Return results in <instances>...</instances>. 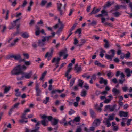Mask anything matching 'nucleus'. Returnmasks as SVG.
<instances>
[{
    "mask_svg": "<svg viewBox=\"0 0 132 132\" xmlns=\"http://www.w3.org/2000/svg\"><path fill=\"white\" fill-rule=\"evenodd\" d=\"M125 57V54L123 53H122L121 54L120 56V59H123L124 57Z\"/></svg>",
    "mask_w": 132,
    "mask_h": 132,
    "instance_id": "nucleus-63",
    "label": "nucleus"
},
{
    "mask_svg": "<svg viewBox=\"0 0 132 132\" xmlns=\"http://www.w3.org/2000/svg\"><path fill=\"white\" fill-rule=\"evenodd\" d=\"M91 78L92 79L95 80L96 78V75L95 74L93 75L91 77Z\"/></svg>",
    "mask_w": 132,
    "mask_h": 132,
    "instance_id": "nucleus-56",
    "label": "nucleus"
},
{
    "mask_svg": "<svg viewBox=\"0 0 132 132\" xmlns=\"http://www.w3.org/2000/svg\"><path fill=\"white\" fill-rule=\"evenodd\" d=\"M19 40V39L18 38H16L14 40L13 42H12L11 44L10 45L11 46H14L15 45L16 43L18 42Z\"/></svg>",
    "mask_w": 132,
    "mask_h": 132,
    "instance_id": "nucleus-32",
    "label": "nucleus"
},
{
    "mask_svg": "<svg viewBox=\"0 0 132 132\" xmlns=\"http://www.w3.org/2000/svg\"><path fill=\"white\" fill-rule=\"evenodd\" d=\"M51 37V36H50L44 37L42 39L38 41V45L40 46L44 45L45 44V42L46 41H48Z\"/></svg>",
    "mask_w": 132,
    "mask_h": 132,
    "instance_id": "nucleus-6",
    "label": "nucleus"
},
{
    "mask_svg": "<svg viewBox=\"0 0 132 132\" xmlns=\"http://www.w3.org/2000/svg\"><path fill=\"white\" fill-rule=\"evenodd\" d=\"M116 104H114L112 106H111L110 105H106L105 106L104 111H106L107 110H109L110 111H113L116 108Z\"/></svg>",
    "mask_w": 132,
    "mask_h": 132,
    "instance_id": "nucleus-8",
    "label": "nucleus"
},
{
    "mask_svg": "<svg viewBox=\"0 0 132 132\" xmlns=\"http://www.w3.org/2000/svg\"><path fill=\"white\" fill-rule=\"evenodd\" d=\"M64 90H54L52 91L51 92V97L53 96V95L54 94V93H55V92H58L59 93H61Z\"/></svg>",
    "mask_w": 132,
    "mask_h": 132,
    "instance_id": "nucleus-37",
    "label": "nucleus"
},
{
    "mask_svg": "<svg viewBox=\"0 0 132 132\" xmlns=\"http://www.w3.org/2000/svg\"><path fill=\"white\" fill-rule=\"evenodd\" d=\"M99 82L101 84L104 83L105 85L107 83V80L104 79L102 77H101L100 78Z\"/></svg>",
    "mask_w": 132,
    "mask_h": 132,
    "instance_id": "nucleus-24",
    "label": "nucleus"
},
{
    "mask_svg": "<svg viewBox=\"0 0 132 132\" xmlns=\"http://www.w3.org/2000/svg\"><path fill=\"white\" fill-rule=\"evenodd\" d=\"M94 107L99 112H100L102 111V109L100 107H98V104L96 103L94 105Z\"/></svg>",
    "mask_w": 132,
    "mask_h": 132,
    "instance_id": "nucleus-27",
    "label": "nucleus"
},
{
    "mask_svg": "<svg viewBox=\"0 0 132 132\" xmlns=\"http://www.w3.org/2000/svg\"><path fill=\"white\" fill-rule=\"evenodd\" d=\"M113 11V10H111V12H112ZM112 13L114 15V16L116 17L119 16L121 14V13L120 12H116L115 13L112 12Z\"/></svg>",
    "mask_w": 132,
    "mask_h": 132,
    "instance_id": "nucleus-34",
    "label": "nucleus"
},
{
    "mask_svg": "<svg viewBox=\"0 0 132 132\" xmlns=\"http://www.w3.org/2000/svg\"><path fill=\"white\" fill-rule=\"evenodd\" d=\"M24 65H25L27 68V66H29L31 64V62L30 61H26L24 62Z\"/></svg>",
    "mask_w": 132,
    "mask_h": 132,
    "instance_id": "nucleus-42",
    "label": "nucleus"
},
{
    "mask_svg": "<svg viewBox=\"0 0 132 132\" xmlns=\"http://www.w3.org/2000/svg\"><path fill=\"white\" fill-rule=\"evenodd\" d=\"M49 97H46V99L43 101V103L45 104H47L49 101Z\"/></svg>",
    "mask_w": 132,
    "mask_h": 132,
    "instance_id": "nucleus-52",
    "label": "nucleus"
},
{
    "mask_svg": "<svg viewBox=\"0 0 132 132\" xmlns=\"http://www.w3.org/2000/svg\"><path fill=\"white\" fill-rule=\"evenodd\" d=\"M97 22L96 21L93 20L92 23L89 24V25H92L93 26L96 25V24Z\"/></svg>",
    "mask_w": 132,
    "mask_h": 132,
    "instance_id": "nucleus-54",
    "label": "nucleus"
},
{
    "mask_svg": "<svg viewBox=\"0 0 132 132\" xmlns=\"http://www.w3.org/2000/svg\"><path fill=\"white\" fill-rule=\"evenodd\" d=\"M112 92L115 95L119 94L120 93V91L119 90L115 88H113Z\"/></svg>",
    "mask_w": 132,
    "mask_h": 132,
    "instance_id": "nucleus-26",
    "label": "nucleus"
},
{
    "mask_svg": "<svg viewBox=\"0 0 132 132\" xmlns=\"http://www.w3.org/2000/svg\"><path fill=\"white\" fill-rule=\"evenodd\" d=\"M101 13L103 15V16H107L108 15V12L104 10L102 11Z\"/></svg>",
    "mask_w": 132,
    "mask_h": 132,
    "instance_id": "nucleus-46",
    "label": "nucleus"
},
{
    "mask_svg": "<svg viewBox=\"0 0 132 132\" xmlns=\"http://www.w3.org/2000/svg\"><path fill=\"white\" fill-rule=\"evenodd\" d=\"M81 30L80 28L78 29L75 32V34H78L79 36H80V34H81Z\"/></svg>",
    "mask_w": 132,
    "mask_h": 132,
    "instance_id": "nucleus-39",
    "label": "nucleus"
},
{
    "mask_svg": "<svg viewBox=\"0 0 132 132\" xmlns=\"http://www.w3.org/2000/svg\"><path fill=\"white\" fill-rule=\"evenodd\" d=\"M67 50H65V51H62L60 52L59 54V55L60 56H61L62 55H63V58L66 59L68 56V54H65V53L67 51Z\"/></svg>",
    "mask_w": 132,
    "mask_h": 132,
    "instance_id": "nucleus-19",
    "label": "nucleus"
},
{
    "mask_svg": "<svg viewBox=\"0 0 132 132\" xmlns=\"http://www.w3.org/2000/svg\"><path fill=\"white\" fill-rule=\"evenodd\" d=\"M120 78L122 79L123 78L124 79L125 78V76L123 72L121 73L120 74Z\"/></svg>",
    "mask_w": 132,
    "mask_h": 132,
    "instance_id": "nucleus-61",
    "label": "nucleus"
},
{
    "mask_svg": "<svg viewBox=\"0 0 132 132\" xmlns=\"http://www.w3.org/2000/svg\"><path fill=\"white\" fill-rule=\"evenodd\" d=\"M100 10V9H96L95 7H94L93 9L91 12L89 14V15L90 16L93 14H96L98 13Z\"/></svg>",
    "mask_w": 132,
    "mask_h": 132,
    "instance_id": "nucleus-15",
    "label": "nucleus"
},
{
    "mask_svg": "<svg viewBox=\"0 0 132 132\" xmlns=\"http://www.w3.org/2000/svg\"><path fill=\"white\" fill-rule=\"evenodd\" d=\"M101 122L99 119L95 120L93 123V125L95 126H97Z\"/></svg>",
    "mask_w": 132,
    "mask_h": 132,
    "instance_id": "nucleus-21",
    "label": "nucleus"
},
{
    "mask_svg": "<svg viewBox=\"0 0 132 132\" xmlns=\"http://www.w3.org/2000/svg\"><path fill=\"white\" fill-rule=\"evenodd\" d=\"M11 57L14 58L15 60H18L19 62H21L24 60V59H21V55L20 54L13 55L11 56Z\"/></svg>",
    "mask_w": 132,
    "mask_h": 132,
    "instance_id": "nucleus-10",
    "label": "nucleus"
},
{
    "mask_svg": "<svg viewBox=\"0 0 132 132\" xmlns=\"http://www.w3.org/2000/svg\"><path fill=\"white\" fill-rule=\"evenodd\" d=\"M90 112L91 117L92 118H95V114L93 110L90 109Z\"/></svg>",
    "mask_w": 132,
    "mask_h": 132,
    "instance_id": "nucleus-33",
    "label": "nucleus"
},
{
    "mask_svg": "<svg viewBox=\"0 0 132 132\" xmlns=\"http://www.w3.org/2000/svg\"><path fill=\"white\" fill-rule=\"evenodd\" d=\"M53 52V49H52L50 52H47L45 55V57L47 58L48 60H50L52 57Z\"/></svg>",
    "mask_w": 132,
    "mask_h": 132,
    "instance_id": "nucleus-12",
    "label": "nucleus"
},
{
    "mask_svg": "<svg viewBox=\"0 0 132 132\" xmlns=\"http://www.w3.org/2000/svg\"><path fill=\"white\" fill-rule=\"evenodd\" d=\"M128 89V87H122V89L124 92L127 91Z\"/></svg>",
    "mask_w": 132,
    "mask_h": 132,
    "instance_id": "nucleus-64",
    "label": "nucleus"
},
{
    "mask_svg": "<svg viewBox=\"0 0 132 132\" xmlns=\"http://www.w3.org/2000/svg\"><path fill=\"white\" fill-rule=\"evenodd\" d=\"M107 75L109 78H112L113 76V75L112 74V73L110 71H108V73Z\"/></svg>",
    "mask_w": 132,
    "mask_h": 132,
    "instance_id": "nucleus-45",
    "label": "nucleus"
},
{
    "mask_svg": "<svg viewBox=\"0 0 132 132\" xmlns=\"http://www.w3.org/2000/svg\"><path fill=\"white\" fill-rule=\"evenodd\" d=\"M74 113L75 111L72 109H71L69 112V114L70 115H71L73 114Z\"/></svg>",
    "mask_w": 132,
    "mask_h": 132,
    "instance_id": "nucleus-60",
    "label": "nucleus"
},
{
    "mask_svg": "<svg viewBox=\"0 0 132 132\" xmlns=\"http://www.w3.org/2000/svg\"><path fill=\"white\" fill-rule=\"evenodd\" d=\"M21 36L25 38H27L29 37V34L27 32L23 33L21 34Z\"/></svg>",
    "mask_w": 132,
    "mask_h": 132,
    "instance_id": "nucleus-28",
    "label": "nucleus"
},
{
    "mask_svg": "<svg viewBox=\"0 0 132 132\" xmlns=\"http://www.w3.org/2000/svg\"><path fill=\"white\" fill-rule=\"evenodd\" d=\"M80 117L78 116L77 117H75L73 121H69L68 122V123L72 126H73L74 121L76 122H79L80 121Z\"/></svg>",
    "mask_w": 132,
    "mask_h": 132,
    "instance_id": "nucleus-16",
    "label": "nucleus"
},
{
    "mask_svg": "<svg viewBox=\"0 0 132 132\" xmlns=\"http://www.w3.org/2000/svg\"><path fill=\"white\" fill-rule=\"evenodd\" d=\"M22 74L23 75L21 77V79H23V78L24 77L26 78L29 79L30 78L32 75V71H30L28 73H23Z\"/></svg>",
    "mask_w": 132,
    "mask_h": 132,
    "instance_id": "nucleus-11",
    "label": "nucleus"
},
{
    "mask_svg": "<svg viewBox=\"0 0 132 132\" xmlns=\"http://www.w3.org/2000/svg\"><path fill=\"white\" fill-rule=\"evenodd\" d=\"M112 4L110 2H108L104 6V8L108 7L111 5Z\"/></svg>",
    "mask_w": 132,
    "mask_h": 132,
    "instance_id": "nucleus-44",
    "label": "nucleus"
},
{
    "mask_svg": "<svg viewBox=\"0 0 132 132\" xmlns=\"http://www.w3.org/2000/svg\"><path fill=\"white\" fill-rule=\"evenodd\" d=\"M78 85L81 88L82 87V80L79 79L78 80Z\"/></svg>",
    "mask_w": 132,
    "mask_h": 132,
    "instance_id": "nucleus-35",
    "label": "nucleus"
},
{
    "mask_svg": "<svg viewBox=\"0 0 132 132\" xmlns=\"http://www.w3.org/2000/svg\"><path fill=\"white\" fill-rule=\"evenodd\" d=\"M35 89L37 93V95L38 96H39L40 94V91L39 89L38 86V85H36Z\"/></svg>",
    "mask_w": 132,
    "mask_h": 132,
    "instance_id": "nucleus-29",
    "label": "nucleus"
},
{
    "mask_svg": "<svg viewBox=\"0 0 132 132\" xmlns=\"http://www.w3.org/2000/svg\"><path fill=\"white\" fill-rule=\"evenodd\" d=\"M47 1L46 0H43L42 1L41 5L42 6H44L47 3Z\"/></svg>",
    "mask_w": 132,
    "mask_h": 132,
    "instance_id": "nucleus-49",
    "label": "nucleus"
},
{
    "mask_svg": "<svg viewBox=\"0 0 132 132\" xmlns=\"http://www.w3.org/2000/svg\"><path fill=\"white\" fill-rule=\"evenodd\" d=\"M11 87L10 86H5L4 89V93H7L10 89Z\"/></svg>",
    "mask_w": 132,
    "mask_h": 132,
    "instance_id": "nucleus-31",
    "label": "nucleus"
},
{
    "mask_svg": "<svg viewBox=\"0 0 132 132\" xmlns=\"http://www.w3.org/2000/svg\"><path fill=\"white\" fill-rule=\"evenodd\" d=\"M75 80V78H73L71 79L70 83V86L72 87L74 84Z\"/></svg>",
    "mask_w": 132,
    "mask_h": 132,
    "instance_id": "nucleus-48",
    "label": "nucleus"
},
{
    "mask_svg": "<svg viewBox=\"0 0 132 132\" xmlns=\"http://www.w3.org/2000/svg\"><path fill=\"white\" fill-rule=\"evenodd\" d=\"M64 25L62 22L60 21V19H58V23L57 24L54 26L53 27L55 29L59 28V30L57 32V33H59L63 29L64 27Z\"/></svg>",
    "mask_w": 132,
    "mask_h": 132,
    "instance_id": "nucleus-4",
    "label": "nucleus"
},
{
    "mask_svg": "<svg viewBox=\"0 0 132 132\" xmlns=\"http://www.w3.org/2000/svg\"><path fill=\"white\" fill-rule=\"evenodd\" d=\"M132 121V119H130L128 120L127 122V124L128 126H129L130 124V122Z\"/></svg>",
    "mask_w": 132,
    "mask_h": 132,
    "instance_id": "nucleus-58",
    "label": "nucleus"
},
{
    "mask_svg": "<svg viewBox=\"0 0 132 132\" xmlns=\"http://www.w3.org/2000/svg\"><path fill=\"white\" fill-rule=\"evenodd\" d=\"M83 87L86 90H88L89 89V85L86 83H85L84 85L83 86Z\"/></svg>",
    "mask_w": 132,
    "mask_h": 132,
    "instance_id": "nucleus-51",
    "label": "nucleus"
},
{
    "mask_svg": "<svg viewBox=\"0 0 132 132\" xmlns=\"http://www.w3.org/2000/svg\"><path fill=\"white\" fill-rule=\"evenodd\" d=\"M101 51L100 52V56L102 58L104 55V53H105V51L102 49H101Z\"/></svg>",
    "mask_w": 132,
    "mask_h": 132,
    "instance_id": "nucleus-36",
    "label": "nucleus"
},
{
    "mask_svg": "<svg viewBox=\"0 0 132 132\" xmlns=\"http://www.w3.org/2000/svg\"><path fill=\"white\" fill-rule=\"evenodd\" d=\"M130 53L129 51L127 52V53H126L125 55V57L126 58H128L130 56Z\"/></svg>",
    "mask_w": 132,
    "mask_h": 132,
    "instance_id": "nucleus-50",
    "label": "nucleus"
},
{
    "mask_svg": "<svg viewBox=\"0 0 132 132\" xmlns=\"http://www.w3.org/2000/svg\"><path fill=\"white\" fill-rule=\"evenodd\" d=\"M103 41L105 43L104 44V47L106 48H108L110 47V44L109 41L106 39H104Z\"/></svg>",
    "mask_w": 132,
    "mask_h": 132,
    "instance_id": "nucleus-25",
    "label": "nucleus"
},
{
    "mask_svg": "<svg viewBox=\"0 0 132 132\" xmlns=\"http://www.w3.org/2000/svg\"><path fill=\"white\" fill-rule=\"evenodd\" d=\"M42 119H43L41 121L42 124L44 126H46L48 124V121L51 122L53 125H56L58 123V120L55 119H53L51 116H47L45 114L41 115Z\"/></svg>",
    "mask_w": 132,
    "mask_h": 132,
    "instance_id": "nucleus-1",
    "label": "nucleus"
},
{
    "mask_svg": "<svg viewBox=\"0 0 132 132\" xmlns=\"http://www.w3.org/2000/svg\"><path fill=\"white\" fill-rule=\"evenodd\" d=\"M60 58L59 57H57V58H54L52 60V63H55L56 65V68H57L59 66V61L60 60Z\"/></svg>",
    "mask_w": 132,
    "mask_h": 132,
    "instance_id": "nucleus-13",
    "label": "nucleus"
},
{
    "mask_svg": "<svg viewBox=\"0 0 132 132\" xmlns=\"http://www.w3.org/2000/svg\"><path fill=\"white\" fill-rule=\"evenodd\" d=\"M40 124L39 122H38L36 124L35 127V129L31 130L30 131L31 132H40L38 131V130L39 128V127H37V126L39 125Z\"/></svg>",
    "mask_w": 132,
    "mask_h": 132,
    "instance_id": "nucleus-18",
    "label": "nucleus"
},
{
    "mask_svg": "<svg viewBox=\"0 0 132 132\" xmlns=\"http://www.w3.org/2000/svg\"><path fill=\"white\" fill-rule=\"evenodd\" d=\"M23 55L25 59H28L29 58V55L28 53H23Z\"/></svg>",
    "mask_w": 132,
    "mask_h": 132,
    "instance_id": "nucleus-38",
    "label": "nucleus"
},
{
    "mask_svg": "<svg viewBox=\"0 0 132 132\" xmlns=\"http://www.w3.org/2000/svg\"><path fill=\"white\" fill-rule=\"evenodd\" d=\"M128 112H124L123 111H121L119 112V116L121 117L123 116L124 117H127L128 115Z\"/></svg>",
    "mask_w": 132,
    "mask_h": 132,
    "instance_id": "nucleus-20",
    "label": "nucleus"
},
{
    "mask_svg": "<svg viewBox=\"0 0 132 132\" xmlns=\"http://www.w3.org/2000/svg\"><path fill=\"white\" fill-rule=\"evenodd\" d=\"M109 54H111L109 55L106 54L105 55V57L108 59L112 60L115 55V50L113 49L110 50L108 52Z\"/></svg>",
    "mask_w": 132,
    "mask_h": 132,
    "instance_id": "nucleus-7",
    "label": "nucleus"
},
{
    "mask_svg": "<svg viewBox=\"0 0 132 132\" xmlns=\"http://www.w3.org/2000/svg\"><path fill=\"white\" fill-rule=\"evenodd\" d=\"M27 69V67L24 65H18L15 67L11 71L12 75H18L19 74H22L23 72Z\"/></svg>",
    "mask_w": 132,
    "mask_h": 132,
    "instance_id": "nucleus-2",
    "label": "nucleus"
},
{
    "mask_svg": "<svg viewBox=\"0 0 132 132\" xmlns=\"http://www.w3.org/2000/svg\"><path fill=\"white\" fill-rule=\"evenodd\" d=\"M125 80V79L124 78V79H123L122 80L119 79V83L122 84L124 82Z\"/></svg>",
    "mask_w": 132,
    "mask_h": 132,
    "instance_id": "nucleus-62",
    "label": "nucleus"
},
{
    "mask_svg": "<svg viewBox=\"0 0 132 132\" xmlns=\"http://www.w3.org/2000/svg\"><path fill=\"white\" fill-rule=\"evenodd\" d=\"M111 100V99H106L104 101V102L105 103H108L110 102Z\"/></svg>",
    "mask_w": 132,
    "mask_h": 132,
    "instance_id": "nucleus-57",
    "label": "nucleus"
},
{
    "mask_svg": "<svg viewBox=\"0 0 132 132\" xmlns=\"http://www.w3.org/2000/svg\"><path fill=\"white\" fill-rule=\"evenodd\" d=\"M57 4L58 9L60 12V15H62L63 14L62 11L61 10V7L62 6V4L60 2H58Z\"/></svg>",
    "mask_w": 132,
    "mask_h": 132,
    "instance_id": "nucleus-17",
    "label": "nucleus"
},
{
    "mask_svg": "<svg viewBox=\"0 0 132 132\" xmlns=\"http://www.w3.org/2000/svg\"><path fill=\"white\" fill-rule=\"evenodd\" d=\"M47 73L46 71L44 72L42 75L40 79V80H42L44 78Z\"/></svg>",
    "mask_w": 132,
    "mask_h": 132,
    "instance_id": "nucleus-43",
    "label": "nucleus"
},
{
    "mask_svg": "<svg viewBox=\"0 0 132 132\" xmlns=\"http://www.w3.org/2000/svg\"><path fill=\"white\" fill-rule=\"evenodd\" d=\"M20 104V103H18L15 104L13 108H12L10 110V112L9 113V114L10 115L12 113V112L13 111V109L14 108H17L18 106Z\"/></svg>",
    "mask_w": 132,
    "mask_h": 132,
    "instance_id": "nucleus-30",
    "label": "nucleus"
},
{
    "mask_svg": "<svg viewBox=\"0 0 132 132\" xmlns=\"http://www.w3.org/2000/svg\"><path fill=\"white\" fill-rule=\"evenodd\" d=\"M95 65L99 66L102 68H104L105 67L104 65L101 64L99 62L97 61H95Z\"/></svg>",
    "mask_w": 132,
    "mask_h": 132,
    "instance_id": "nucleus-23",
    "label": "nucleus"
},
{
    "mask_svg": "<svg viewBox=\"0 0 132 132\" xmlns=\"http://www.w3.org/2000/svg\"><path fill=\"white\" fill-rule=\"evenodd\" d=\"M82 130V126L78 127L76 130V132H81Z\"/></svg>",
    "mask_w": 132,
    "mask_h": 132,
    "instance_id": "nucleus-47",
    "label": "nucleus"
},
{
    "mask_svg": "<svg viewBox=\"0 0 132 132\" xmlns=\"http://www.w3.org/2000/svg\"><path fill=\"white\" fill-rule=\"evenodd\" d=\"M15 95L17 96H20V95L21 93L19 92V89H16L15 90Z\"/></svg>",
    "mask_w": 132,
    "mask_h": 132,
    "instance_id": "nucleus-40",
    "label": "nucleus"
},
{
    "mask_svg": "<svg viewBox=\"0 0 132 132\" xmlns=\"http://www.w3.org/2000/svg\"><path fill=\"white\" fill-rule=\"evenodd\" d=\"M30 111V110L29 109H27L25 110L24 111V113H23L22 116H21V119L20 120H19V122L21 123H23L24 122L26 123L28 121L27 120L24 121V119H27V118L26 117V113L27 112H29Z\"/></svg>",
    "mask_w": 132,
    "mask_h": 132,
    "instance_id": "nucleus-5",
    "label": "nucleus"
},
{
    "mask_svg": "<svg viewBox=\"0 0 132 132\" xmlns=\"http://www.w3.org/2000/svg\"><path fill=\"white\" fill-rule=\"evenodd\" d=\"M114 114H112L110 115L108 118H104V120L103 121V123L107 125V127H108L111 126V124L110 121L113 120L114 119Z\"/></svg>",
    "mask_w": 132,
    "mask_h": 132,
    "instance_id": "nucleus-3",
    "label": "nucleus"
},
{
    "mask_svg": "<svg viewBox=\"0 0 132 132\" xmlns=\"http://www.w3.org/2000/svg\"><path fill=\"white\" fill-rule=\"evenodd\" d=\"M125 72L127 74V76L128 77H129L131 76V75L130 73L132 74V70L130 71V70L129 68L125 69Z\"/></svg>",
    "mask_w": 132,
    "mask_h": 132,
    "instance_id": "nucleus-22",
    "label": "nucleus"
},
{
    "mask_svg": "<svg viewBox=\"0 0 132 132\" xmlns=\"http://www.w3.org/2000/svg\"><path fill=\"white\" fill-rule=\"evenodd\" d=\"M72 69V67H68V69L65 74V76L67 78V80L68 81H69L71 78V75L69 74V73Z\"/></svg>",
    "mask_w": 132,
    "mask_h": 132,
    "instance_id": "nucleus-14",
    "label": "nucleus"
},
{
    "mask_svg": "<svg viewBox=\"0 0 132 132\" xmlns=\"http://www.w3.org/2000/svg\"><path fill=\"white\" fill-rule=\"evenodd\" d=\"M66 63H62L61 65L60 66L59 70H58V72L60 70V69H61L64 66V65H65Z\"/></svg>",
    "mask_w": 132,
    "mask_h": 132,
    "instance_id": "nucleus-55",
    "label": "nucleus"
},
{
    "mask_svg": "<svg viewBox=\"0 0 132 132\" xmlns=\"http://www.w3.org/2000/svg\"><path fill=\"white\" fill-rule=\"evenodd\" d=\"M20 19H17L16 20L14 21L12 23V27H9V28L10 29H11L13 28L15 26H16L17 27V30L19 28L20 24L18 22V21Z\"/></svg>",
    "mask_w": 132,
    "mask_h": 132,
    "instance_id": "nucleus-9",
    "label": "nucleus"
},
{
    "mask_svg": "<svg viewBox=\"0 0 132 132\" xmlns=\"http://www.w3.org/2000/svg\"><path fill=\"white\" fill-rule=\"evenodd\" d=\"M126 64L129 66H132V62H127L126 63Z\"/></svg>",
    "mask_w": 132,
    "mask_h": 132,
    "instance_id": "nucleus-59",
    "label": "nucleus"
},
{
    "mask_svg": "<svg viewBox=\"0 0 132 132\" xmlns=\"http://www.w3.org/2000/svg\"><path fill=\"white\" fill-rule=\"evenodd\" d=\"M79 87L77 85L75 86L73 88V89L74 91H77L79 89Z\"/></svg>",
    "mask_w": 132,
    "mask_h": 132,
    "instance_id": "nucleus-53",
    "label": "nucleus"
},
{
    "mask_svg": "<svg viewBox=\"0 0 132 132\" xmlns=\"http://www.w3.org/2000/svg\"><path fill=\"white\" fill-rule=\"evenodd\" d=\"M40 32V31L39 28L38 27H36L35 31L36 35L37 36L39 35Z\"/></svg>",
    "mask_w": 132,
    "mask_h": 132,
    "instance_id": "nucleus-41",
    "label": "nucleus"
}]
</instances>
